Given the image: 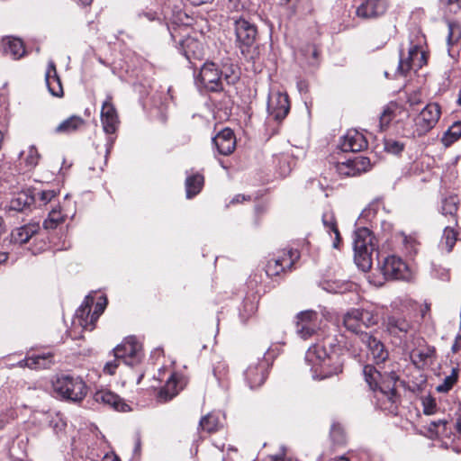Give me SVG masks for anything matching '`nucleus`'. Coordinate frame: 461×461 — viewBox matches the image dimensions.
Listing matches in <instances>:
<instances>
[{
    "mask_svg": "<svg viewBox=\"0 0 461 461\" xmlns=\"http://www.w3.org/2000/svg\"><path fill=\"white\" fill-rule=\"evenodd\" d=\"M363 375L371 391L375 393V405L386 414L397 415L401 396L397 391L399 376L393 368L377 370L373 365L363 367Z\"/></svg>",
    "mask_w": 461,
    "mask_h": 461,
    "instance_id": "obj_1",
    "label": "nucleus"
},
{
    "mask_svg": "<svg viewBox=\"0 0 461 461\" xmlns=\"http://www.w3.org/2000/svg\"><path fill=\"white\" fill-rule=\"evenodd\" d=\"M305 362L311 367L312 378L323 380L343 371L341 354L321 347L319 343L311 346L305 353Z\"/></svg>",
    "mask_w": 461,
    "mask_h": 461,
    "instance_id": "obj_2",
    "label": "nucleus"
},
{
    "mask_svg": "<svg viewBox=\"0 0 461 461\" xmlns=\"http://www.w3.org/2000/svg\"><path fill=\"white\" fill-rule=\"evenodd\" d=\"M229 22L235 35V46L247 58L258 38V26L244 15L233 14L230 16Z\"/></svg>",
    "mask_w": 461,
    "mask_h": 461,
    "instance_id": "obj_3",
    "label": "nucleus"
},
{
    "mask_svg": "<svg viewBox=\"0 0 461 461\" xmlns=\"http://www.w3.org/2000/svg\"><path fill=\"white\" fill-rule=\"evenodd\" d=\"M375 239L367 228H360L355 232L354 259L362 271L366 272L372 267V254L376 249Z\"/></svg>",
    "mask_w": 461,
    "mask_h": 461,
    "instance_id": "obj_4",
    "label": "nucleus"
},
{
    "mask_svg": "<svg viewBox=\"0 0 461 461\" xmlns=\"http://www.w3.org/2000/svg\"><path fill=\"white\" fill-rule=\"evenodd\" d=\"M54 392L61 399L79 402L87 394L88 387L80 376L62 375L53 383Z\"/></svg>",
    "mask_w": 461,
    "mask_h": 461,
    "instance_id": "obj_5",
    "label": "nucleus"
},
{
    "mask_svg": "<svg viewBox=\"0 0 461 461\" xmlns=\"http://www.w3.org/2000/svg\"><path fill=\"white\" fill-rule=\"evenodd\" d=\"M238 78L234 74H223L212 62L204 63L198 76L200 82L210 92H221L223 90V81L227 85H234Z\"/></svg>",
    "mask_w": 461,
    "mask_h": 461,
    "instance_id": "obj_6",
    "label": "nucleus"
},
{
    "mask_svg": "<svg viewBox=\"0 0 461 461\" xmlns=\"http://www.w3.org/2000/svg\"><path fill=\"white\" fill-rule=\"evenodd\" d=\"M112 101V95H107L101 109L102 127L105 134L108 135L105 143L104 164H106L107 158L114 144L116 139L115 133L120 124L117 110Z\"/></svg>",
    "mask_w": 461,
    "mask_h": 461,
    "instance_id": "obj_7",
    "label": "nucleus"
},
{
    "mask_svg": "<svg viewBox=\"0 0 461 461\" xmlns=\"http://www.w3.org/2000/svg\"><path fill=\"white\" fill-rule=\"evenodd\" d=\"M279 354V347H271L265 353L264 359L260 362L251 364L245 371V379L251 389L262 385L267 377V368Z\"/></svg>",
    "mask_w": 461,
    "mask_h": 461,
    "instance_id": "obj_8",
    "label": "nucleus"
},
{
    "mask_svg": "<svg viewBox=\"0 0 461 461\" xmlns=\"http://www.w3.org/2000/svg\"><path fill=\"white\" fill-rule=\"evenodd\" d=\"M297 249H283L270 258L266 265V273L268 276H276L285 270H291L300 258Z\"/></svg>",
    "mask_w": 461,
    "mask_h": 461,
    "instance_id": "obj_9",
    "label": "nucleus"
},
{
    "mask_svg": "<svg viewBox=\"0 0 461 461\" xmlns=\"http://www.w3.org/2000/svg\"><path fill=\"white\" fill-rule=\"evenodd\" d=\"M361 342L367 348L368 356L375 364L376 366L375 367L377 370L384 371L392 368H386L384 366L385 362L389 359V352L380 339L372 333H361Z\"/></svg>",
    "mask_w": 461,
    "mask_h": 461,
    "instance_id": "obj_10",
    "label": "nucleus"
},
{
    "mask_svg": "<svg viewBox=\"0 0 461 461\" xmlns=\"http://www.w3.org/2000/svg\"><path fill=\"white\" fill-rule=\"evenodd\" d=\"M440 113V107L438 104H427L414 118L413 134L423 136L429 132L438 122Z\"/></svg>",
    "mask_w": 461,
    "mask_h": 461,
    "instance_id": "obj_11",
    "label": "nucleus"
},
{
    "mask_svg": "<svg viewBox=\"0 0 461 461\" xmlns=\"http://www.w3.org/2000/svg\"><path fill=\"white\" fill-rule=\"evenodd\" d=\"M113 355L124 364L133 366L141 360V346L135 337H128L113 349Z\"/></svg>",
    "mask_w": 461,
    "mask_h": 461,
    "instance_id": "obj_12",
    "label": "nucleus"
},
{
    "mask_svg": "<svg viewBox=\"0 0 461 461\" xmlns=\"http://www.w3.org/2000/svg\"><path fill=\"white\" fill-rule=\"evenodd\" d=\"M427 63L425 53L418 45H412L408 50V55L403 58L401 54L397 73L406 76L411 69H419Z\"/></svg>",
    "mask_w": 461,
    "mask_h": 461,
    "instance_id": "obj_13",
    "label": "nucleus"
},
{
    "mask_svg": "<svg viewBox=\"0 0 461 461\" xmlns=\"http://www.w3.org/2000/svg\"><path fill=\"white\" fill-rule=\"evenodd\" d=\"M296 332L307 339L312 337L319 330V315L312 310L303 311L297 314Z\"/></svg>",
    "mask_w": 461,
    "mask_h": 461,
    "instance_id": "obj_14",
    "label": "nucleus"
},
{
    "mask_svg": "<svg viewBox=\"0 0 461 461\" xmlns=\"http://www.w3.org/2000/svg\"><path fill=\"white\" fill-rule=\"evenodd\" d=\"M371 167L370 159L363 156H354L336 164V171L343 176H355L367 171Z\"/></svg>",
    "mask_w": 461,
    "mask_h": 461,
    "instance_id": "obj_15",
    "label": "nucleus"
},
{
    "mask_svg": "<svg viewBox=\"0 0 461 461\" xmlns=\"http://www.w3.org/2000/svg\"><path fill=\"white\" fill-rule=\"evenodd\" d=\"M386 331L399 339L407 336L413 329V325L404 315L399 312H393L386 317L384 321Z\"/></svg>",
    "mask_w": 461,
    "mask_h": 461,
    "instance_id": "obj_16",
    "label": "nucleus"
},
{
    "mask_svg": "<svg viewBox=\"0 0 461 461\" xmlns=\"http://www.w3.org/2000/svg\"><path fill=\"white\" fill-rule=\"evenodd\" d=\"M290 111L288 95L283 93H276L271 95L267 103V112L270 118L276 122H282Z\"/></svg>",
    "mask_w": 461,
    "mask_h": 461,
    "instance_id": "obj_17",
    "label": "nucleus"
},
{
    "mask_svg": "<svg viewBox=\"0 0 461 461\" xmlns=\"http://www.w3.org/2000/svg\"><path fill=\"white\" fill-rule=\"evenodd\" d=\"M381 271L386 279H403L407 276V265L394 255L384 258Z\"/></svg>",
    "mask_w": 461,
    "mask_h": 461,
    "instance_id": "obj_18",
    "label": "nucleus"
},
{
    "mask_svg": "<svg viewBox=\"0 0 461 461\" xmlns=\"http://www.w3.org/2000/svg\"><path fill=\"white\" fill-rule=\"evenodd\" d=\"M179 50L194 67H195L194 62L202 60L205 55L203 43L193 37H185L179 43Z\"/></svg>",
    "mask_w": 461,
    "mask_h": 461,
    "instance_id": "obj_19",
    "label": "nucleus"
},
{
    "mask_svg": "<svg viewBox=\"0 0 461 461\" xmlns=\"http://www.w3.org/2000/svg\"><path fill=\"white\" fill-rule=\"evenodd\" d=\"M388 7L386 0H366L356 10L361 19H375L385 14Z\"/></svg>",
    "mask_w": 461,
    "mask_h": 461,
    "instance_id": "obj_20",
    "label": "nucleus"
},
{
    "mask_svg": "<svg viewBox=\"0 0 461 461\" xmlns=\"http://www.w3.org/2000/svg\"><path fill=\"white\" fill-rule=\"evenodd\" d=\"M339 147L343 152H358L367 147L366 137L357 130H348L341 138Z\"/></svg>",
    "mask_w": 461,
    "mask_h": 461,
    "instance_id": "obj_21",
    "label": "nucleus"
},
{
    "mask_svg": "<svg viewBox=\"0 0 461 461\" xmlns=\"http://www.w3.org/2000/svg\"><path fill=\"white\" fill-rule=\"evenodd\" d=\"M212 143L221 155L228 156L231 154L236 147V138L233 131L230 128L223 129L212 139Z\"/></svg>",
    "mask_w": 461,
    "mask_h": 461,
    "instance_id": "obj_22",
    "label": "nucleus"
},
{
    "mask_svg": "<svg viewBox=\"0 0 461 461\" xmlns=\"http://www.w3.org/2000/svg\"><path fill=\"white\" fill-rule=\"evenodd\" d=\"M94 399L96 402L109 406L115 411L123 412L131 411V407L119 395L111 391H98L95 393Z\"/></svg>",
    "mask_w": 461,
    "mask_h": 461,
    "instance_id": "obj_23",
    "label": "nucleus"
},
{
    "mask_svg": "<svg viewBox=\"0 0 461 461\" xmlns=\"http://www.w3.org/2000/svg\"><path fill=\"white\" fill-rule=\"evenodd\" d=\"M40 230V225L31 222L12 230L10 240L12 243L23 245L27 243Z\"/></svg>",
    "mask_w": 461,
    "mask_h": 461,
    "instance_id": "obj_24",
    "label": "nucleus"
},
{
    "mask_svg": "<svg viewBox=\"0 0 461 461\" xmlns=\"http://www.w3.org/2000/svg\"><path fill=\"white\" fill-rule=\"evenodd\" d=\"M46 85L50 93L56 97L63 96V87L61 84V80L58 76L56 66L54 62L50 61L49 63L46 75H45Z\"/></svg>",
    "mask_w": 461,
    "mask_h": 461,
    "instance_id": "obj_25",
    "label": "nucleus"
},
{
    "mask_svg": "<svg viewBox=\"0 0 461 461\" xmlns=\"http://www.w3.org/2000/svg\"><path fill=\"white\" fill-rule=\"evenodd\" d=\"M86 121L78 115H72L62 121L56 128L55 132L58 134H72L86 126Z\"/></svg>",
    "mask_w": 461,
    "mask_h": 461,
    "instance_id": "obj_26",
    "label": "nucleus"
},
{
    "mask_svg": "<svg viewBox=\"0 0 461 461\" xmlns=\"http://www.w3.org/2000/svg\"><path fill=\"white\" fill-rule=\"evenodd\" d=\"M410 357L414 365L423 366L433 363L436 358V350L434 347L426 346L422 348L412 349Z\"/></svg>",
    "mask_w": 461,
    "mask_h": 461,
    "instance_id": "obj_27",
    "label": "nucleus"
},
{
    "mask_svg": "<svg viewBox=\"0 0 461 461\" xmlns=\"http://www.w3.org/2000/svg\"><path fill=\"white\" fill-rule=\"evenodd\" d=\"M33 204V197L32 196V190L22 191L13 197L7 208L9 211L23 212L26 208Z\"/></svg>",
    "mask_w": 461,
    "mask_h": 461,
    "instance_id": "obj_28",
    "label": "nucleus"
},
{
    "mask_svg": "<svg viewBox=\"0 0 461 461\" xmlns=\"http://www.w3.org/2000/svg\"><path fill=\"white\" fill-rule=\"evenodd\" d=\"M3 48L5 54L9 55L14 59L22 58L25 53L23 41L16 38H9L4 41Z\"/></svg>",
    "mask_w": 461,
    "mask_h": 461,
    "instance_id": "obj_29",
    "label": "nucleus"
},
{
    "mask_svg": "<svg viewBox=\"0 0 461 461\" xmlns=\"http://www.w3.org/2000/svg\"><path fill=\"white\" fill-rule=\"evenodd\" d=\"M459 200L456 195H450L442 200L441 213L444 216L449 215L454 226H457L456 212Z\"/></svg>",
    "mask_w": 461,
    "mask_h": 461,
    "instance_id": "obj_30",
    "label": "nucleus"
},
{
    "mask_svg": "<svg viewBox=\"0 0 461 461\" xmlns=\"http://www.w3.org/2000/svg\"><path fill=\"white\" fill-rule=\"evenodd\" d=\"M59 191L55 189L49 190H32V196L33 197V203L39 207L46 206L57 200Z\"/></svg>",
    "mask_w": 461,
    "mask_h": 461,
    "instance_id": "obj_31",
    "label": "nucleus"
},
{
    "mask_svg": "<svg viewBox=\"0 0 461 461\" xmlns=\"http://www.w3.org/2000/svg\"><path fill=\"white\" fill-rule=\"evenodd\" d=\"M199 427L208 433L218 431L222 427L220 414L216 412H210L203 416L200 420Z\"/></svg>",
    "mask_w": 461,
    "mask_h": 461,
    "instance_id": "obj_32",
    "label": "nucleus"
},
{
    "mask_svg": "<svg viewBox=\"0 0 461 461\" xmlns=\"http://www.w3.org/2000/svg\"><path fill=\"white\" fill-rule=\"evenodd\" d=\"M203 176L199 173L187 176L185 179L186 197L191 199L198 194L203 188Z\"/></svg>",
    "mask_w": 461,
    "mask_h": 461,
    "instance_id": "obj_33",
    "label": "nucleus"
},
{
    "mask_svg": "<svg viewBox=\"0 0 461 461\" xmlns=\"http://www.w3.org/2000/svg\"><path fill=\"white\" fill-rule=\"evenodd\" d=\"M177 379L175 375H172L167 380L166 384L159 390L158 398L161 402L170 401L175 397L179 390L177 389Z\"/></svg>",
    "mask_w": 461,
    "mask_h": 461,
    "instance_id": "obj_34",
    "label": "nucleus"
},
{
    "mask_svg": "<svg viewBox=\"0 0 461 461\" xmlns=\"http://www.w3.org/2000/svg\"><path fill=\"white\" fill-rule=\"evenodd\" d=\"M456 226L447 225L444 229L443 236L441 238L439 248L446 250L447 253L452 251L456 240L457 233L455 230Z\"/></svg>",
    "mask_w": 461,
    "mask_h": 461,
    "instance_id": "obj_35",
    "label": "nucleus"
},
{
    "mask_svg": "<svg viewBox=\"0 0 461 461\" xmlns=\"http://www.w3.org/2000/svg\"><path fill=\"white\" fill-rule=\"evenodd\" d=\"M358 317V309H352L348 311L343 318V324L345 328L359 336L361 339V333H367L366 331L362 330V329H358V324L357 322Z\"/></svg>",
    "mask_w": 461,
    "mask_h": 461,
    "instance_id": "obj_36",
    "label": "nucleus"
},
{
    "mask_svg": "<svg viewBox=\"0 0 461 461\" xmlns=\"http://www.w3.org/2000/svg\"><path fill=\"white\" fill-rule=\"evenodd\" d=\"M66 215L61 212L60 206L53 207L48 215V218L43 221V227L47 230H54L59 224L65 221Z\"/></svg>",
    "mask_w": 461,
    "mask_h": 461,
    "instance_id": "obj_37",
    "label": "nucleus"
},
{
    "mask_svg": "<svg viewBox=\"0 0 461 461\" xmlns=\"http://www.w3.org/2000/svg\"><path fill=\"white\" fill-rule=\"evenodd\" d=\"M398 109V104L391 102L384 107V110L379 117V127L381 131L385 130L392 120L395 117V112Z\"/></svg>",
    "mask_w": 461,
    "mask_h": 461,
    "instance_id": "obj_38",
    "label": "nucleus"
},
{
    "mask_svg": "<svg viewBox=\"0 0 461 461\" xmlns=\"http://www.w3.org/2000/svg\"><path fill=\"white\" fill-rule=\"evenodd\" d=\"M459 371L460 370L458 366L453 367L451 369L450 375H447L444 378L443 383L437 386V391L438 393L449 392L457 382Z\"/></svg>",
    "mask_w": 461,
    "mask_h": 461,
    "instance_id": "obj_39",
    "label": "nucleus"
},
{
    "mask_svg": "<svg viewBox=\"0 0 461 461\" xmlns=\"http://www.w3.org/2000/svg\"><path fill=\"white\" fill-rule=\"evenodd\" d=\"M461 137V122H454L442 138L446 147H449Z\"/></svg>",
    "mask_w": 461,
    "mask_h": 461,
    "instance_id": "obj_40",
    "label": "nucleus"
},
{
    "mask_svg": "<svg viewBox=\"0 0 461 461\" xmlns=\"http://www.w3.org/2000/svg\"><path fill=\"white\" fill-rule=\"evenodd\" d=\"M93 303V299L86 297L81 306L77 310L76 316L79 320V323L83 328H86L88 326V318L91 312V304Z\"/></svg>",
    "mask_w": 461,
    "mask_h": 461,
    "instance_id": "obj_41",
    "label": "nucleus"
},
{
    "mask_svg": "<svg viewBox=\"0 0 461 461\" xmlns=\"http://www.w3.org/2000/svg\"><path fill=\"white\" fill-rule=\"evenodd\" d=\"M358 317L362 319V324L365 328H371L379 322L378 313L366 309H358Z\"/></svg>",
    "mask_w": 461,
    "mask_h": 461,
    "instance_id": "obj_42",
    "label": "nucleus"
},
{
    "mask_svg": "<svg viewBox=\"0 0 461 461\" xmlns=\"http://www.w3.org/2000/svg\"><path fill=\"white\" fill-rule=\"evenodd\" d=\"M32 359L35 364L32 366L33 369H45L49 368L53 364V354L50 352L33 355Z\"/></svg>",
    "mask_w": 461,
    "mask_h": 461,
    "instance_id": "obj_43",
    "label": "nucleus"
},
{
    "mask_svg": "<svg viewBox=\"0 0 461 461\" xmlns=\"http://www.w3.org/2000/svg\"><path fill=\"white\" fill-rule=\"evenodd\" d=\"M353 284L350 282L329 281L326 283L325 290L333 294H345L351 290Z\"/></svg>",
    "mask_w": 461,
    "mask_h": 461,
    "instance_id": "obj_44",
    "label": "nucleus"
},
{
    "mask_svg": "<svg viewBox=\"0 0 461 461\" xmlns=\"http://www.w3.org/2000/svg\"><path fill=\"white\" fill-rule=\"evenodd\" d=\"M439 6L446 14H456L461 11V0H439Z\"/></svg>",
    "mask_w": 461,
    "mask_h": 461,
    "instance_id": "obj_45",
    "label": "nucleus"
},
{
    "mask_svg": "<svg viewBox=\"0 0 461 461\" xmlns=\"http://www.w3.org/2000/svg\"><path fill=\"white\" fill-rule=\"evenodd\" d=\"M258 310L257 303L249 298H246L242 303V308L240 310V314L242 319H249Z\"/></svg>",
    "mask_w": 461,
    "mask_h": 461,
    "instance_id": "obj_46",
    "label": "nucleus"
},
{
    "mask_svg": "<svg viewBox=\"0 0 461 461\" xmlns=\"http://www.w3.org/2000/svg\"><path fill=\"white\" fill-rule=\"evenodd\" d=\"M404 144L393 139H385L384 141V150L388 153L398 155L404 149Z\"/></svg>",
    "mask_w": 461,
    "mask_h": 461,
    "instance_id": "obj_47",
    "label": "nucleus"
},
{
    "mask_svg": "<svg viewBox=\"0 0 461 461\" xmlns=\"http://www.w3.org/2000/svg\"><path fill=\"white\" fill-rule=\"evenodd\" d=\"M321 347H325L328 352L337 351L341 354V348L335 335H326L321 342H318Z\"/></svg>",
    "mask_w": 461,
    "mask_h": 461,
    "instance_id": "obj_48",
    "label": "nucleus"
},
{
    "mask_svg": "<svg viewBox=\"0 0 461 461\" xmlns=\"http://www.w3.org/2000/svg\"><path fill=\"white\" fill-rule=\"evenodd\" d=\"M40 158H41V156H40L36 147L30 146L29 149L27 151L26 157L24 158L26 166L30 168L36 167L39 163Z\"/></svg>",
    "mask_w": 461,
    "mask_h": 461,
    "instance_id": "obj_49",
    "label": "nucleus"
},
{
    "mask_svg": "<svg viewBox=\"0 0 461 461\" xmlns=\"http://www.w3.org/2000/svg\"><path fill=\"white\" fill-rule=\"evenodd\" d=\"M330 437L336 444L341 445L345 443L344 429L339 423L332 424L330 429Z\"/></svg>",
    "mask_w": 461,
    "mask_h": 461,
    "instance_id": "obj_50",
    "label": "nucleus"
},
{
    "mask_svg": "<svg viewBox=\"0 0 461 461\" xmlns=\"http://www.w3.org/2000/svg\"><path fill=\"white\" fill-rule=\"evenodd\" d=\"M322 223L329 233L337 231L338 226L332 212H325L322 214Z\"/></svg>",
    "mask_w": 461,
    "mask_h": 461,
    "instance_id": "obj_51",
    "label": "nucleus"
},
{
    "mask_svg": "<svg viewBox=\"0 0 461 461\" xmlns=\"http://www.w3.org/2000/svg\"><path fill=\"white\" fill-rule=\"evenodd\" d=\"M448 34H447V43L449 45L454 44L461 36L460 27L457 23L454 22H448Z\"/></svg>",
    "mask_w": 461,
    "mask_h": 461,
    "instance_id": "obj_52",
    "label": "nucleus"
},
{
    "mask_svg": "<svg viewBox=\"0 0 461 461\" xmlns=\"http://www.w3.org/2000/svg\"><path fill=\"white\" fill-rule=\"evenodd\" d=\"M447 421L446 420H433L429 423L428 429L436 436L445 434Z\"/></svg>",
    "mask_w": 461,
    "mask_h": 461,
    "instance_id": "obj_53",
    "label": "nucleus"
},
{
    "mask_svg": "<svg viewBox=\"0 0 461 461\" xmlns=\"http://www.w3.org/2000/svg\"><path fill=\"white\" fill-rule=\"evenodd\" d=\"M227 374L228 367L224 363H218L213 368V375L221 385H223Z\"/></svg>",
    "mask_w": 461,
    "mask_h": 461,
    "instance_id": "obj_54",
    "label": "nucleus"
},
{
    "mask_svg": "<svg viewBox=\"0 0 461 461\" xmlns=\"http://www.w3.org/2000/svg\"><path fill=\"white\" fill-rule=\"evenodd\" d=\"M422 403H423V410H424L425 414L430 415V414L434 413L435 409H436V402H435L434 399L428 397L423 400Z\"/></svg>",
    "mask_w": 461,
    "mask_h": 461,
    "instance_id": "obj_55",
    "label": "nucleus"
},
{
    "mask_svg": "<svg viewBox=\"0 0 461 461\" xmlns=\"http://www.w3.org/2000/svg\"><path fill=\"white\" fill-rule=\"evenodd\" d=\"M120 361V358L115 357L114 360L107 362L104 367V372L110 375H114L117 367L119 366Z\"/></svg>",
    "mask_w": 461,
    "mask_h": 461,
    "instance_id": "obj_56",
    "label": "nucleus"
},
{
    "mask_svg": "<svg viewBox=\"0 0 461 461\" xmlns=\"http://www.w3.org/2000/svg\"><path fill=\"white\" fill-rule=\"evenodd\" d=\"M35 364L34 360L32 359V357H25L22 360H20L18 363H17V366L19 367H22V368H24V367H29L31 369H33L32 366Z\"/></svg>",
    "mask_w": 461,
    "mask_h": 461,
    "instance_id": "obj_57",
    "label": "nucleus"
},
{
    "mask_svg": "<svg viewBox=\"0 0 461 461\" xmlns=\"http://www.w3.org/2000/svg\"><path fill=\"white\" fill-rule=\"evenodd\" d=\"M99 316H100V314L98 312H90V315L88 318V326L85 329L92 330L95 328V323L98 320Z\"/></svg>",
    "mask_w": 461,
    "mask_h": 461,
    "instance_id": "obj_58",
    "label": "nucleus"
},
{
    "mask_svg": "<svg viewBox=\"0 0 461 461\" xmlns=\"http://www.w3.org/2000/svg\"><path fill=\"white\" fill-rule=\"evenodd\" d=\"M139 17L141 18V17H145L148 21H155L158 17H157V13L156 12H153L151 10L149 11H147V12H142V13H140L139 14Z\"/></svg>",
    "mask_w": 461,
    "mask_h": 461,
    "instance_id": "obj_59",
    "label": "nucleus"
},
{
    "mask_svg": "<svg viewBox=\"0 0 461 461\" xmlns=\"http://www.w3.org/2000/svg\"><path fill=\"white\" fill-rule=\"evenodd\" d=\"M461 349V335H457L454 344L452 345L451 350L453 353H457Z\"/></svg>",
    "mask_w": 461,
    "mask_h": 461,
    "instance_id": "obj_60",
    "label": "nucleus"
},
{
    "mask_svg": "<svg viewBox=\"0 0 461 461\" xmlns=\"http://www.w3.org/2000/svg\"><path fill=\"white\" fill-rule=\"evenodd\" d=\"M333 233L335 234V238H334V240L332 243V247L334 249H339V245L341 243L340 233H339V230H337V231L335 230Z\"/></svg>",
    "mask_w": 461,
    "mask_h": 461,
    "instance_id": "obj_61",
    "label": "nucleus"
},
{
    "mask_svg": "<svg viewBox=\"0 0 461 461\" xmlns=\"http://www.w3.org/2000/svg\"><path fill=\"white\" fill-rule=\"evenodd\" d=\"M105 305H106V301H104V303H97L95 306L94 312H98L101 315L103 313V312L104 311Z\"/></svg>",
    "mask_w": 461,
    "mask_h": 461,
    "instance_id": "obj_62",
    "label": "nucleus"
},
{
    "mask_svg": "<svg viewBox=\"0 0 461 461\" xmlns=\"http://www.w3.org/2000/svg\"><path fill=\"white\" fill-rule=\"evenodd\" d=\"M309 50L312 52V58L317 59L320 54L318 48L315 45H311Z\"/></svg>",
    "mask_w": 461,
    "mask_h": 461,
    "instance_id": "obj_63",
    "label": "nucleus"
},
{
    "mask_svg": "<svg viewBox=\"0 0 461 461\" xmlns=\"http://www.w3.org/2000/svg\"><path fill=\"white\" fill-rule=\"evenodd\" d=\"M246 200V197L245 195L243 194H237L231 201H230V203L234 204V203H240L242 201Z\"/></svg>",
    "mask_w": 461,
    "mask_h": 461,
    "instance_id": "obj_64",
    "label": "nucleus"
}]
</instances>
